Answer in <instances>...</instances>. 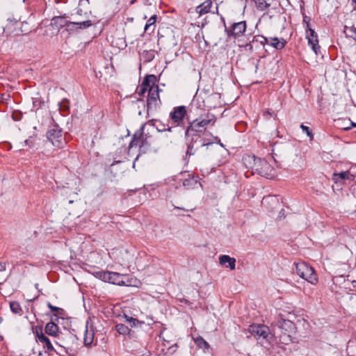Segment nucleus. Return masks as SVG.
<instances>
[{
  "label": "nucleus",
  "instance_id": "obj_29",
  "mask_svg": "<svg viewBox=\"0 0 356 356\" xmlns=\"http://www.w3.org/2000/svg\"><path fill=\"white\" fill-rule=\"evenodd\" d=\"M10 307L12 312H13L15 314H21L22 309V307L18 302H10Z\"/></svg>",
  "mask_w": 356,
  "mask_h": 356
},
{
  "label": "nucleus",
  "instance_id": "obj_50",
  "mask_svg": "<svg viewBox=\"0 0 356 356\" xmlns=\"http://www.w3.org/2000/svg\"><path fill=\"white\" fill-rule=\"evenodd\" d=\"M353 285L354 287H356V281L353 282Z\"/></svg>",
  "mask_w": 356,
  "mask_h": 356
},
{
  "label": "nucleus",
  "instance_id": "obj_16",
  "mask_svg": "<svg viewBox=\"0 0 356 356\" xmlns=\"http://www.w3.org/2000/svg\"><path fill=\"white\" fill-rule=\"evenodd\" d=\"M22 23L19 22L17 19H8V24L3 29L4 32L7 34L14 33L15 35L19 34V24Z\"/></svg>",
  "mask_w": 356,
  "mask_h": 356
},
{
  "label": "nucleus",
  "instance_id": "obj_5",
  "mask_svg": "<svg viewBox=\"0 0 356 356\" xmlns=\"http://www.w3.org/2000/svg\"><path fill=\"white\" fill-rule=\"evenodd\" d=\"M56 321L54 317L51 318V321L45 325V333L54 337H58V339L63 343V344L59 345L65 348H69L70 341H74L76 339V337L69 331H67L65 334L60 332L59 328L55 322Z\"/></svg>",
  "mask_w": 356,
  "mask_h": 356
},
{
  "label": "nucleus",
  "instance_id": "obj_22",
  "mask_svg": "<svg viewBox=\"0 0 356 356\" xmlns=\"http://www.w3.org/2000/svg\"><path fill=\"white\" fill-rule=\"evenodd\" d=\"M71 22H68L65 16H56L51 19V24L54 25L57 29H60L64 26L68 28V25Z\"/></svg>",
  "mask_w": 356,
  "mask_h": 356
},
{
  "label": "nucleus",
  "instance_id": "obj_45",
  "mask_svg": "<svg viewBox=\"0 0 356 356\" xmlns=\"http://www.w3.org/2000/svg\"><path fill=\"white\" fill-rule=\"evenodd\" d=\"M349 32L351 33V35L350 36L356 41V28L355 27L349 28Z\"/></svg>",
  "mask_w": 356,
  "mask_h": 356
},
{
  "label": "nucleus",
  "instance_id": "obj_7",
  "mask_svg": "<svg viewBox=\"0 0 356 356\" xmlns=\"http://www.w3.org/2000/svg\"><path fill=\"white\" fill-rule=\"evenodd\" d=\"M248 331L252 335L257 337V339H264L266 342L273 343L272 331L264 324H252L248 327Z\"/></svg>",
  "mask_w": 356,
  "mask_h": 356
},
{
  "label": "nucleus",
  "instance_id": "obj_1",
  "mask_svg": "<svg viewBox=\"0 0 356 356\" xmlns=\"http://www.w3.org/2000/svg\"><path fill=\"white\" fill-rule=\"evenodd\" d=\"M296 333V327L291 321L280 318L272 323L273 343L289 344Z\"/></svg>",
  "mask_w": 356,
  "mask_h": 356
},
{
  "label": "nucleus",
  "instance_id": "obj_4",
  "mask_svg": "<svg viewBox=\"0 0 356 356\" xmlns=\"http://www.w3.org/2000/svg\"><path fill=\"white\" fill-rule=\"evenodd\" d=\"M95 277L105 282L119 286H132V278L127 275L120 274L115 272L97 271L94 273Z\"/></svg>",
  "mask_w": 356,
  "mask_h": 356
},
{
  "label": "nucleus",
  "instance_id": "obj_43",
  "mask_svg": "<svg viewBox=\"0 0 356 356\" xmlns=\"http://www.w3.org/2000/svg\"><path fill=\"white\" fill-rule=\"evenodd\" d=\"M24 143L26 145H28L30 147H32L34 145V139L33 137H29L28 139L24 140Z\"/></svg>",
  "mask_w": 356,
  "mask_h": 356
},
{
  "label": "nucleus",
  "instance_id": "obj_44",
  "mask_svg": "<svg viewBox=\"0 0 356 356\" xmlns=\"http://www.w3.org/2000/svg\"><path fill=\"white\" fill-rule=\"evenodd\" d=\"M311 19L309 17H307V16H304L303 17V23H305L306 24V30H308L309 29H311L309 27V22H310Z\"/></svg>",
  "mask_w": 356,
  "mask_h": 356
},
{
  "label": "nucleus",
  "instance_id": "obj_42",
  "mask_svg": "<svg viewBox=\"0 0 356 356\" xmlns=\"http://www.w3.org/2000/svg\"><path fill=\"white\" fill-rule=\"evenodd\" d=\"M22 24H19L21 26L19 27V33L21 32V33H26V32H29V29L26 28V26H27V23H24V22H21Z\"/></svg>",
  "mask_w": 356,
  "mask_h": 356
},
{
  "label": "nucleus",
  "instance_id": "obj_8",
  "mask_svg": "<svg viewBox=\"0 0 356 356\" xmlns=\"http://www.w3.org/2000/svg\"><path fill=\"white\" fill-rule=\"evenodd\" d=\"M33 333L35 337V340L38 343H41L44 349H46L45 353L49 354L54 351V346L50 339L43 332L42 326L37 325L33 329Z\"/></svg>",
  "mask_w": 356,
  "mask_h": 356
},
{
  "label": "nucleus",
  "instance_id": "obj_28",
  "mask_svg": "<svg viewBox=\"0 0 356 356\" xmlns=\"http://www.w3.org/2000/svg\"><path fill=\"white\" fill-rule=\"evenodd\" d=\"M156 18V15H154L147 20L144 29L145 32L148 31L149 29H151V32H153L154 31V29L156 27L155 24Z\"/></svg>",
  "mask_w": 356,
  "mask_h": 356
},
{
  "label": "nucleus",
  "instance_id": "obj_40",
  "mask_svg": "<svg viewBox=\"0 0 356 356\" xmlns=\"http://www.w3.org/2000/svg\"><path fill=\"white\" fill-rule=\"evenodd\" d=\"M22 114L19 111H15L12 114V118L15 121H19L22 119Z\"/></svg>",
  "mask_w": 356,
  "mask_h": 356
},
{
  "label": "nucleus",
  "instance_id": "obj_23",
  "mask_svg": "<svg viewBox=\"0 0 356 356\" xmlns=\"http://www.w3.org/2000/svg\"><path fill=\"white\" fill-rule=\"evenodd\" d=\"M197 179L194 177H191L190 175H188V177L183 181V186L187 189L194 188L197 186Z\"/></svg>",
  "mask_w": 356,
  "mask_h": 356
},
{
  "label": "nucleus",
  "instance_id": "obj_31",
  "mask_svg": "<svg viewBox=\"0 0 356 356\" xmlns=\"http://www.w3.org/2000/svg\"><path fill=\"white\" fill-rule=\"evenodd\" d=\"M47 307L51 309V312H56V314L53 316L55 320H58V316L62 315L63 312H64L62 308L54 306L50 302L47 303Z\"/></svg>",
  "mask_w": 356,
  "mask_h": 356
},
{
  "label": "nucleus",
  "instance_id": "obj_37",
  "mask_svg": "<svg viewBox=\"0 0 356 356\" xmlns=\"http://www.w3.org/2000/svg\"><path fill=\"white\" fill-rule=\"evenodd\" d=\"M300 128L302 129V130L310 138L311 140L313 139L314 138V136H313V134L312 132V131L310 130L309 127H307V126H305L303 124H302L300 125Z\"/></svg>",
  "mask_w": 356,
  "mask_h": 356
},
{
  "label": "nucleus",
  "instance_id": "obj_12",
  "mask_svg": "<svg viewBox=\"0 0 356 356\" xmlns=\"http://www.w3.org/2000/svg\"><path fill=\"white\" fill-rule=\"evenodd\" d=\"M186 115V108L184 106L174 107L170 113V120L177 126L180 125Z\"/></svg>",
  "mask_w": 356,
  "mask_h": 356
},
{
  "label": "nucleus",
  "instance_id": "obj_11",
  "mask_svg": "<svg viewBox=\"0 0 356 356\" xmlns=\"http://www.w3.org/2000/svg\"><path fill=\"white\" fill-rule=\"evenodd\" d=\"M355 179V175L351 173L350 171H341L340 172H334L332 179L336 184L346 185L353 181Z\"/></svg>",
  "mask_w": 356,
  "mask_h": 356
},
{
  "label": "nucleus",
  "instance_id": "obj_14",
  "mask_svg": "<svg viewBox=\"0 0 356 356\" xmlns=\"http://www.w3.org/2000/svg\"><path fill=\"white\" fill-rule=\"evenodd\" d=\"M306 38L308 40V44L312 47V50L315 54H318L320 51V46L318 45V35L312 29L306 30Z\"/></svg>",
  "mask_w": 356,
  "mask_h": 356
},
{
  "label": "nucleus",
  "instance_id": "obj_30",
  "mask_svg": "<svg viewBox=\"0 0 356 356\" xmlns=\"http://www.w3.org/2000/svg\"><path fill=\"white\" fill-rule=\"evenodd\" d=\"M116 331L120 334H127L130 332V329L122 323H118L115 325Z\"/></svg>",
  "mask_w": 356,
  "mask_h": 356
},
{
  "label": "nucleus",
  "instance_id": "obj_34",
  "mask_svg": "<svg viewBox=\"0 0 356 356\" xmlns=\"http://www.w3.org/2000/svg\"><path fill=\"white\" fill-rule=\"evenodd\" d=\"M124 318L126 319V322L129 323L131 325V327H136L138 324L141 325L143 322H140L138 319L129 317L127 315H124Z\"/></svg>",
  "mask_w": 356,
  "mask_h": 356
},
{
  "label": "nucleus",
  "instance_id": "obj_32",
  "mask_svg": "<svg viewBox=\"0 0 356 356\" xmlns=\"http://www.w3.org/2000/svg\"><path fill=\"white\" fill-rule=\"evenodd\" d=\"M255 5L260 10H264L270 6V4L266 3L265 0H255Z\"/></svg>",
  "mask_w": 356,
  "mask_h": 356
},
{
  "label": "nucleus",
  "instance_id": "obj_15",
  "mask_svg": "<svg viewBox=\"0 0 356 356\" xmlns=\"http://www.w3.org/2000/svg\"><path fill=\"white\" fill-rule=\"evenodd\" d=\"M255 43H259L260 44L264 46L266 43H268V39H267L266 37L262 35H255L248 43H246L244 45L239 44L238 46L244 47L246 51H252L253 46Z\"/></svg>",
  "mask_w": 356,
  "mask_h": 356
},
{
  "label": "nucleus",
  "instance_id": "obj_27",
  "mask_svg": "<svg viewBox=\"0 0 356 356\" xmlns=\"http://www.w3.org/2000/svg\"><path fill=\"white\" fill-rule=\"evenodd\" d=\"M197 139L198 138H195V140H193V137H191V140L187 142V150L186 152V156H191L195 154L196 149L194 148V144Z\"/></svg>",
  "mask_w": 356,
  "mask_h": 356
},
{
  "label": "nucleus",
  "instance_id": "obj_47",
  "mask_svg": "<svg viewBox=\"0 0 356 356\" xmlns=\"http://www.w3.org/2000/svg\"><path fill=\"white\" fill-rule=\"evenodd\" d=\"M6 263H0V271L6 270Z\"/></svg>",
  "mask_w": 356,
  "mask_h": 356
},
{
  "label": "nucleus",
  "instance_id": "obj_3",
  "mask_svg": "<svg viewBox=\"0 0 356 356\" xmlns=\"http://www.w3.org/2000/svg\"><path fill=\"white\" fill-rule=\"evenodd\" d=\"M216 118L212 114H207L204 118L200 117L191 122H188L189 125L185 131V136L188 138L193 137V140L200 138V134L204 131L207 127L211 124H214Z\"/></svg>",
  "mask_w": 356,
  "mask_h": 356
},
{
  "label": "nucleus",
  "instance_id": "obj_2",
  "mask_svg": "<svg viewBox=\"0 0 356 356\" xmlns=\"http://www.w3.org/2000/svg\"><path fill=\"white\" fill-rule=\"evenodd\" d=\"M243 161L246 168L252 170V174L257 173L268 179L275 175V169L265 159L247 155L243 158Z\"/></svg>",
  "mask_w": 356,
  "mask_h": 356
},
{
  "label": "nucleus",
  "instance_id": "obj_49",
  "mask_svg": "<svg viewBox=\"0 0 356 356\" xmlns=\"http://www.w3.org/2000/svg\"><path fill=\"white\" fill-rule=\"evenodd\" d=\"M38 356H48V355H46V354H45V353L44 354V353H42V352H40V353H38Z\"/></svg>",
  "mask_w": 356,
  "mask_h": 356
},
{
  "label": "nucleus",
  "instance_id": "obj_21",
  "mask_svg": "<svg viewBox=\"0 0 356 356\" xmlns=\"http://www.w3.org/2000/svg\"><path fill=\"white\" fill-rule=\"evenodd\" d=\"M219 263L221 265H226V267L229 268L231 270H234L236 268V259L228 255L224 254L220 256Z\"/></svg>",
  "mask_w": 356,
  "mask_h": 356
},
{
  "label": "nucleus",
  "instance_id": "obj_24",
  "mask_svg": "<svg viewBox=\"0 0 356 356\" xmlns=\"http://www.w3.org/2000/svg\"><path fill=\"white\" fill-rule=\"evenodd\" d=\"M91 25L92 22L90 20H86L81 22H70L68 25V29H72L76 26L78 29H85L90 27Z\"/></svg>",
  "mask_w": 356,
  "mask_h": 356
},
{
  "label": "nucleus",
  "instance_id": "obj_20",
  "mask_svg": "<svg viewBox=\"0 0 356 356\" xmlns=\"http://www.w3.org/2000/svg\"><path fill=\"white\" fill-rule=\"evenodd\" d=\"M268 39V43L267 44L270 45L277 50H281L284 48L286 41L284 38H267Z\"/></svg>",
  "mask_w": 356,
  "mask_h": 356
},
{
  "label": "nucleus",
  "instance_id": "obj_41",
  "mask_svg": "<svg viewBox=\"0 0 356 356\" xmlns=\"http://www.w3.org/2000/svg\"><path fill=\"white\" fill-rule=\"evenodd\" d=\"M166 126L163 124L161 126H160V127H159V125H156V129H158L159 131H171L172 130V127H170L167 125V128L165 127Z\"/></svg>",
  "mask_w": 356,
  "mask_h": 356
},
{
  "label": "nucleus",
  "instance_id": "obj_17",
  "mask_svg": "<svg viewBox=\"0 0 356 356\" xmlns=\"http://www.w3.org/2000/svg\"><path fill=\"white\" fill-rule=\"evenodd\" d=\"M144 127L145 124H143L142 127L133 135L131 140L129 143V148L136 147L138 145L141 146V140L144 133Z\"/></svg>",
  "mask_w": 356,
  "mask_h": 356
},
{
  "label": "nucleus",
  "instance_id": "obj_39",
  "mask_svg": "<svg viewBox=\"0 0 356 356\" xmlns=\"http://www.w3.org/2000/svg\"><path fill=\"white\" fill-rule=\"evenodd\" d=\"M148 91L147 88H145V86H143L140 85L139 87L137 88L136 92L140 96H143L145 95V93Z\"/></svg>",
  "mask_w": 356,
  "mask_h": 356
},
{
  "label": "nucleus",
  "instance_id": "obj_18",
  "mask_svg": "<svg viewBox=\"0 0 356 356\" xmlns=\"http://www.w3.org/2000/svg\"><path fill=\"white\" fill-rule=\"evenodd\" d=\"M199 91V97L203 99V103L204 104V106L210 107L211 106L209 104V99L210 97H216L217 94L213 92L211 89H205L203 88L202 90H198Z\"/></svg>",
  "mask_w": 356,
  "mask_h": 356
},
{
  "label": "nucleus",
  "instance_id": "obj_46",
  "mask_svg": "<svg viewBox=\"0 0 356 356\" xmlns=\"http://www.w3.org/2000/svg\"><path fill=\"white\" fill-rule=\"evenodd\" d=\"M351 127H356V123L350 122L349 126L342 127L341 129L344 131H348V130L350 129Z\"/></svg>",
  "mask_w": 356,
  "mask_h": 356
},
{
  "label": "nucleus",
  "instance_id": "obj_9",
  "mask_svg": "<svg viewBox=\"0 0 356 356\" xmlns=\"http://www.w3.org/2000/svg\"><path fill=\"white\" fill-rule=\"evenodd\" d=\"M222 21L225 26V32L227 33L228 37H240L243 35L246 31L247 24L245 21L234 22L232 24L229 29L227 28L225 19L223 18Z\"/></svg>",
  "mask_w": 356,
  "mask_h": 356
},
{
  "label": "nucleus",
  "instance_id": "obj_26",
  "mask_svg": "<svg viewBox=\"0 0 356 356\" xmlns=\"http://www.w3.org/2000/svg\"><path fill=\"white\" fill-rule=\"evenodd\" d=\"M155 81L156 76L154 75H147L145 77L141 85L143 86H145V88H147V89L149 90V88H152V86H156Z\"/></svg>",
  "mask_w": 356,
  "mask_h": 356
},
{
  "label": "nucleus",
  "instance_id": "obj_6",
  "mask_svg": "<svg viewBox=\"0 0 356 356\" xmlns=\"http://www.w3.org/2000/svg\"><path fill=\"white\" fill-rule=\"evenodd\" d=\"M295 264L296 271L298 275L312 284H317V275L312 266H309L305 262H298Z\"/></svg>",
  "mask_w": 356,
  "mask_h": 356
},
{
  "label": "nucleus",
  "instance_id": "obj_36",
  "mask_svg": "<svg viewBox=\"0 0 356 356\" xmlns=\"http://www.w3.org/2000/svg\"><path fill=\"white\" fill-rule=\"evenodd\" d=\"M59 107H60V110H61L62 111H67L69 108H70V102H69V100L67 99H63L59 103Z\"/></svg>",
  "mask_w": 356,
  "mask_h": 356
},
{
  "label": "nucleus",
  "instance_id": "obj_10",
  "mask_svg": "<svg viewBox=\"0 0 356 356\" xmlns=\"http://www.w3.org/2000/svg\"><path fill=\"white\" fill-rule=\"evenodd\" d=\"M48 140L52 145L58 148H60L63 145L62 131L58 127L54 126L49 129L47 133Z\"/></svg>",
  "mask_w": 356,
  "mask_h": 356
},
{
  "label": "nucleus",
  "instance_id": "obj_35",
  "mask_svg": "<svg viewBox=\"0 0 356 356\" xmlns=\"http://www.w3.org/2000/svg\"><path fill=\"white\" fill-rule=\"evenodd\" d=\"M143 57L144 58L146 62H150L154 58V51H144L143 52Z\"/></svg>",
  "mask_w": 356,
  "mask_h": 356
},
{
  "label": "nucleus",
  "instance_id": "obj_51",
  "mask_svg": "<svg viewBox=\"0 0 356 356\" xmlns=\"http://www.w3.org/2000/svg\"><path fill=\"white\" fill-rule=\"evenodd\" d=\"M136 1V0H132V1H131L130 3L134 4Z\"/></svg>",
  "mask_w": 356,
  "mask_h": 356
},
{
  "label": "nucleus",
  "instance_id": "obj_19",
  "mask_svg": "<svg viewBox=\"0 0 356 356\" xmlns=\"http://www.w3.org/2000/svg\"><path fill=\"white\" fill-rule=\"evenodd\" d=\"M213 5L212 0H206L202 3L196 7V12L199 14L200 16H202L204 14L209 13L211 12V8Z\"/></svg>",
  "mask_w": 356,
  "mask_h": 356
},
{
  "label": "nucleus",
  "instance_id": "obj_38",
  "mask_svg": "<svg viewBox=\"0 0 356 356\" xmlns=\"http://www.w3.org/2000/svg\"><path fill=\"white\" fill-rule=\"evenodd\" d=\"M195 341L197 343V345L201 348H202V347L208 348L209 347L208 343L202 337L197 338Z\"/></svg>",
  "mask_w": 356,
  "mask_h": 356
},
{
  "label": "nucleus",
  "instance_id": "obj_33",
  "mask_svg": "<svg viewBox=\"0 0 356 356\" xmlns=\"http://www.w3.org/2000/svg\"><path fill=\"white\" fill-rule=\"evenodd\" d=\"M44 102L40 99V97H33V108H32V110L33 111H38L42 106V104H43Z\"/></svg>",
  "mask_w": 356,
  "mask_h": 356
},
{
  "label": "nucleus",
  "instance_id": "obj_48",
  "mask_svg": "<svg viewBox=\"0 0 356 356\" xmlns=\"http://www.w3.org/2000/svg\"><path fill=\"white\" fill-rule=\"evenodd\" d=\"M175 209H179V210H184V211H185V210H186L184 208L179 207H175Z\"/></svg>",
  "mask_w": 356,
  "mask_h": 356
},
{
  "label": "nucleus",
  "instance_id": "obj_52",
  "mask_svg": "<svg viewBox=\"0 0 356 356\" xmlns=\"http://www.w3.org/2000/svg\"><path fill=\"white\" fill-rule=\"evenodd\" d=\"M210 144H211V143H207V144L203 143V144L202 145V146L209 145H210Z\"/></svg>",
  "mask_w": 356,
  "mask_h": 356
},
{
  "label": "nucleus",
  "instance_id": "obj_13",
  "mask_svg": "<svg viewBox=\"0 0 356 356\" xmlns=\"http://www.w3.org/2000/svg\"><path fill=\"white\" fill-rule=\"evenodd\" d=\"M159 88L158 86H152L149 88L147 95V109L155 108L157 104V100L159 99Z\"/></svg>",
  "mask_w": 356,
  "mask_h": 356
},
{
  "label": "nucleus",
  "instance_id": "obj_25",
  "mask_svg": "<svg viewBox=\"0 0 356 356\" xmlns=\"http://www.w3.org/2000/svg\"><path fill=\"white\" fill-rule=\"evenodd\" d=\"M95 333L93 330L86 329L84 334L83 341L86 346H90L93 343Z\"/></svg>",
  "mask_w": 356,
  "mask_h": 356
}]
</instances>
